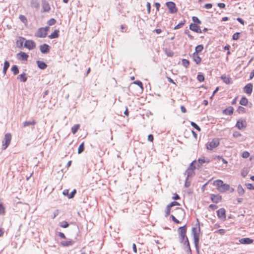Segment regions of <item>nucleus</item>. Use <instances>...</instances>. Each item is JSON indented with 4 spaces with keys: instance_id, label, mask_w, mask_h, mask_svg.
<instances>
[{
    "instance_id": "c03bdc74",
    "label": "nucleus",
    "mask_w": 254,
    "mask_h": 254,
    "mask_svg": "<svg viewBox=\"0 0 254 254\" xmlns=\"http://www.w3.org/2000/svg\"><path fill=\"white\" fill-rule=\"evenodd\" d=\"M133 84L137 85L138 86H139L141 89H143V85L142 82L140 81L136 80L134 82H133Z\"/></svg>"
},
{
    "instance_id": "c85d7f7f",
    "label": "nucleus",
    "mask_w": 254,
    "mask_h": 254,
    "mask_svg": "<svg viewBox=\"0 0 254 254\" xmlns=\"http://www.w3.org/2000/svg\"><path fill=\"white\" fill-rule=\"evenodd\" d=\"M36 122L34 121H25L23 123V126L26 127L30 125H34Z\"/></svg>"
},
{
    "instance_id": "4d7b16f0",
    "label": "nucleus",
    "mask_w": 254,
    "mask_h": 254,
    "mask_svg": "<svg viewBox=\"0 0 254 254\" xmlns=\"http://www.w3.org/2000/svg\"><path fill=\"white\" fill-rule=\"evenodd\" d=\"M217 232L219 234L222 235V234H224L226 232V230L224 229H221L218 230L217 231Z\"/></svg>"
},
{
    "instance_id": "9d476101",
    "label": "nucleus",
    "mask_w": 254,
    "mask_h": 254,
    "mask_svg": "<svg viewBox=\"0 0 254 254\" xmlns=\"http://www.w3.org/2000/svg\"><path fill=\"white\" fill-rule=\"evenodd\" d=\"M42 7L43 10L44 12H48L50 11L51 9L49 3L46 0H42Z\"/></svg>"
},
{
    "instance_id": "9b49d317",
    "label": "nucleus",
    "mask_w": 254,
    "mask_h": 254,
    "mask_svg": "<svg viewBox=\"0 0 254 254\" xmlns=\"http://www.w3.org/2000/svg\"><path fill=\"white\" fill-rule=\"evenodd\" d=\"M253 86L252 83L247 84L244 88V92L247 94L251 95L253 91Z\"/></svg>"
},
{
    "instance_id": "0eeeda50",
    "label": "nucleus",
    "mask_w": 254,
    "mask_h": 254,
    "mask_svg": "<svg viewBox=\"0 0 254 254\" xmlns=\"http://www.w3.org/2000/svg\"><path fill=\"white\" fill-rule=\"evenodd\" d=\"M24 46L28 50H31L36 47V44L33 40H26L24 42Z\"/></svg>"
},
{
    "instance_id": "58836bf2",
    "label": "nucleus",
    "mask_w": 254,
    "mask_h": 254,
    "mask_svg": "<svg viewBox=\"0 0 254 254\" xmlns=\"http://www.w3.org/2000/svg\"><path fill=\"white\" fill-rule=\"evenodd\" d=\"M171 207L167 205L165 210V216H168L170 213Z\"/></svg>"
},
{
    "instance_id": "49530a36",
    "label": "nucleus",
    "mask_w": 254,
    "mask_h": 254,
    "mask_svg": "<svg viewBox=\"0 0 254 254\" xmlns=\"http://www.w3.org/2000/svg\"><path fill=\"white\" fill-rule=\"evenodd\" d=\"M192 19L194 23H197L198 24H200L201 23L200 20L196 16H193L192 17Z\"/></svg>"
},
{
    "instance_id": "e433bc0d",
    "label": "nucleus",
    "mask_w": 254,
    "mask_h": 254,
    "mask_svg": "<svg viewBox=\"0 0 254 254\" xmlns=\"http://www.w3.org/2000/svg\"><path fill=\"white\" fill-rule=\"evenodd\" d=\"M68 225V223L66 221H63L60 223V226L64 228H67Z\"/></svg>"
},
{
    "instance_id": "c9c22d12",
    "label": "nucleus",
    "mask_w": 254,
    "mask_h": 254,
    "mask_svg": "<svg viewBox=\"0 0 254 254\" xmlns=\"http://www.w3.org/2000/svg\"><path fill=\"white\" fill-rule=\"evenodd\" d=\"M241 156L244 158H247L250 156V153L247 151H244Z\"/></svg>"
},
{
    "instance_id": "f704fd0d",
    "label": "nucleus",
    "mask_w": 254,
    "mask_h": 254,
    "mask_svg": "<svg viewBox=\"0 0 254 254\" xmlns=\"http://www.w3.org/2000/svg\"><path fill=\"white\" fill-rule=\"evenodd\" d=\"M62 244L64 246H71L72 244V242L71 241H64L62 242Z\"/></svg>"
},
{
    "instance_id": "bf43d9fd",
    "label": "nucleus",
    "mask_w": 254,
    "mask_h": 254,
    "mask_svg": "<svg viewBox=\"0 0 254 254\" xmlns=\"http://www.w3.org/2000/svg\"><path fill=\"white\" fill-rule=\"evenodd\" d=\"M233 135L235 137H238L241 135L240 133H239V132H237V131L234 132Z\"/></svg>"
},
{
    "instance_id": "b1692460",
    "label": "nucleus",
    "mask_w": 254,
    "mask_h": 254,
    "mask_svg": "<svg viewBox=\"0 0 254 254\" xmlns=\"http://www.w3.org/2000/svg\"><path fill=\"white\" fill-rule=\"evenodd\" d=\"M221 79L223 80L224 82H225L226 84H229L231 82V78L225 75H222L221 76Z\"/></svg>"
},
{
    "instance_id": "c756f323",
    "label": "nucleus",
    "mask_w": 254,
    "mask_h": 254,
    "mask_svg": "<svg viewBox=\"0 0 254 254\" xmlns=\"http://www.w3.org/2000/svg\"><path fill=\"white\" fill-rule=\"evenodd\" d=\"M11 71L13 72L14 74H17L19 72L18 67L16 65H13L11 67Z\"/></svg>"
},
{
    "instance_id": "6e6552de",
    "label": "nucleus",
    "mask_w": 254,
    "mask_h": 254,
    "mask_svg": "<svg viewBox=\"0 0 254 254\" xmlns=\"http://www.w3.org/2000/svg\"><path fill=\"white\" fill-rule=\"evenodd\" d=\"M236 127L239 129H242L247 127V122L244 120H239L237 121Z\"/></svg>"
},
{
    "instance_id": "09e8293b",
    "label": "nucleus",
    "mask_w": 254,
    "mask_h": 254,
    "mask_svg": "<svg viewBox=\"0 0 254 254\" xmlns=\"http://www.w3.org/2000/svg\"><path fill=\"white\" fill-rule=\"evenodd\" d=\"M76 193V190H73L72 192L69 194L68 195V198H72L74 195H75Z\"/></svg>"
},
{
    "instance_id": "a18cd8bd",
    "label": "nucleus",
    "mask_w": 254,
    "mask_h": 254,
    "mask_svg": "<svg viewBox=\"0 0 254 254\" xmlns=\"http://www.w3.org/2000/svg\"><path fill=\"white\" fill-rule=\"evenodd\" d=\"M5 213V208L2 204L0 203V215H3Z\"/></svg>"
},
{
    "instance_id": "aec40b11",
    "label": "nucleus",
    "mask_w": 254,
    "mask_h": 254,
    "mask_svg": "<svg viewBox=\"0 0 254 254\" xmlns=\"http://www.w3.org/2000/svg\"><path fill=\"white\" fill-rule=\"evenodd\" d=\"M17 79H18V80H20L21 81H22V82L26 81L27 78L26 77V74L25 73H23L17 76Z\"/></svg>"
},
{
    "instance_id": "4be33fe9",
    "label": "nucleus",
    "mask_w": 254,
    "mask_h": 254,
    "mask_svg": "<svg viewBox=\"0 0 254 254\" xmlns=\"http://www.w3.org/2000/svg\"><path fill=\"white\" fill-rule=\"evenodd\" d=\"M9 62L6 61H5L4 63L3 68V70H2V72L4 75H5L6 74V71H7V69L9 68Z\"/></svg>"
},
{
    "instance_id": "f3484780",
    "label": "nucleus",
    "mask_w": 254,
    "mask_h": 254,
    "mask_svg": "<svg viewBox=\"0 0 254 254\" xmlns=\"http://www.w3.org/2000/svg\"><path fill=\"white\" fill-rule=\"evenodd\" d=\"M239 242L241 244H249L252 243L253 242V240L249 238H243V239H240L239 240Z\"/></svg>"
},
{
    "instance_id": "37998d69",
    "label": "nucleus",
    "mask_w": 254,
    "mask_h": 254,
    "mask_svg": "<svg viewBox=\"0 0 254 254\" xmlns=\"http://www.w3.org/2000/svg\"><path fill=\"white\" fill-rule=\"evenodd\" d=\"M56 23V20L54 18H51L48 20L47 23L49 25H53Z\"/></svg>"
},
{
    "instance_id": "338daca9",
    "label": "nucleus",
    "mask_w": 254,
    "mask_h": 254,
    "mask_svg": "<svg viewBox=\"0 0 254 254\" xmlns=\"http://www.w3.org/2000/svg\"><path fill=\"white\" fill-rule=\"evenodd\" d=\"M181 111L185 113L187 112V110H186V109L185 108V107L183 106H181Z\"/></svg>"
},
{
    "instance_id": "f8f14e48",
    "label": "nucleus",
    "mask_w": 254,
    "mask_h": 254,
    "mask_svg": "<svg viewBox=\"0 0 254 254\" xmlns=\"http://www.w3.org/2000/svg\"><path fill=\"white\" fill-rule=\"evenodd\" d=\"M17 58L22 61H27L28 55L24 52H20L17 54Z\"/></svg>"
},
{
    "instance_id": "dca6fc26",
    "label": "nucleus",
    "mask_w": 254,
    "mask_h": 254,
    "mask_svg": "<svg viewBox=\"0 0 254 254\" xmlns=\"http://www.w3.org/2000/svg\"><path fill=\"white\" fill-rule=\"evenodd\" d=\"M192 59L196 64H199L201 61V59L199 57L197 53H194L192 55Z\"/></svg>"
},
{
    "instance_id": "20e7f679",
    "label": "nucleus",
    "mask_w": 254,
    "mask_h": 254,
    "mask_svg": "<svg viewBox=\"0 0 254 254\" xmlns=\"http://www.w3.org/2000/svg\"><path fill=\"white\" fill-rule=\"evenodd\" d=\"M11 139V135L9 133L5 134L3 140L2 141V148L5 149L9 145Z\"/></svg>"
},
{
    "instance_id": "680f3d73",
    "label": "nucleus",
    "mask_w": 254,
    "mask_h": 254,
    "mask_svg": "<svg viewBox=\"0 0 254 254\" xmlns=\"http://www.w3.org/2000/svg\"><path fill=\"white\" fill-rule=\"evenodd\" d=\"M217 5L221 8H223L225 7V4L224 3H218Z\"/></svg>"
},
{
    "instance_id": "79ce46f5",
    "label": "nucleus",
    "mask_w": 254,
    "mask_h": 254,
    "mask_svg": "<svg viewBox=\"0 0 254 254\" xmlns=\"http://www.w3.org/2000/svg\"><path fill=\"white\" fill-rule=\"evenodd\" d=\"M190 125L192 127H193L194 128H195L197 130L200 131V130H201L200 128L195 123L191 122L190 123Z\"/></svg>"
},
{
    "instance_id": "a211bd4d",
    "label": "nucleus",
    "mask_w": 254,
    "mask_h": 254,
    "mask_svg": "<svg viewBox=\"0 0 254 254\" xmlns=\"http://www.w3.org/2000/svg\"><path fill=\"white\" fill-rule=\"evenodd\" d=\"M36 63L37 64L38 67L41 69H44L47 66V64L45 63L40 61H37Z\"/></svg>"
},
{
    "instance_id": "603ef678",
    "label": "nucleus",
    "mask_w": 254,
    "mask_h": 254,
    "mask_svg": "<svg viewBox=\"0 0 254 254\" xmlns=\"http://www.w3.org/2000/svg\"><path fill=\"white\" fill-rule=\"evenodd\" d=\"M166 53L168 56L172 57L173 56V52L172 51H166Z\"/></svg>"
},
{
    "instance_id": "473e14b6",
    "label": "nucleus",
    "mask_w": 254,
    "mask_h": 254,
    "mask_svg": "<svg viewBox=\"0 0 254 254\" xmlns=\"http://www.w3.org/2000/svg\"><path fill=\"white\" fill-rule=\"evenodd\" d=\"M197 80L200 81V82H202V81H203L204 80V77L203 76V75L201 73H199L198 75H197Z\"/></svg>"
},
{
    "instance_id": "052dcab7",
    "label": "nucleus",
    "mask_w": 254,
    "mask_h": 254,
    "mask_svg": "<svg viewBox=\"0 0 254 254\" xmlns=\"http://www.w3.org/2000/svg\"><path fill=\"white\" fill-rule=\"evenodd\" d=\"M153 139H154V138H153V135L149 134L148 136V141L152 142V141H153Z\"/></svg>"
},
{
    "instance_id": "5701e85b",
    "label": "nucleus",
    "mask_w": 254,
    "mask_h": 254,
    "mask_svg": "<svg viewBox=\"0 0 254 254\" xmlns=\"http://www.w3.org/2000/svg\"><path fill=\"white\" fill-rule=\"evenodd\" d=\"M237 191L241 196L243 195L245 193V190L241 185H238L237 187Z\"/></svg>"
},
{
    "instance_id": "7c9ffc66",
    "label": "nucleus",
    "mask_w": 254,
    "mask_h": 254,
    "mask_svg": "<svg viewBox=\"0 0 254 254\" xmlns=\"http://www.w3.org/2000/svg\"><path fill=\"white\" fill-rule=\"evenodd\" d=\"M203 49V46L202 45H199L196 47L195 53L198 54V53L201 52Z\"/></svg>"
},
{
    "instance_id": "6ab92c4d",
    "label": "nucleus",
    "mask_w": 254,
    "mask_h": 254,
    "mask_svg": "<svg viewBox=\"0 0 254 254\" xmlns=\"http://www.w3.org/2000/svg\"><path fill=\"white\" fill-rule=\"evenodd\" d=\"M233 111L234 108L232 107H229L223 111V113L228 115H230L233 114Z\"/></svg>"
},
{
    "instance_id": "ddd939ff",
    "label": "nucleus",
    "mask_w": 254,
    "mask_h": 254,
    "mask_svg": "<svg viewBox=\"0 0 254 254\" xmlns=\"http://www.w3.org/2000/svg\"><path fill=\"white\" fill-rule=\"evenodd\" d=\"M190 28L191 30L196 32L198 33H202L200 27L195 23L191 24L190 26Z\"/></svg>"
},
{
    "instance_id": "cd10ccee",
    "label": "nucleus",
    "mask_w": 254,
    "mask_h": 254,
    "mask_svg": "<svg viewBox=\"0 0 254 254\" xmlns=\"http://www.w3.org/2000/svg\"><path fill=\"white\" fill-rule=\"evenodd\" d=\"M179 232L180 235L186 234V227L184 226L180 227L179 228Z\"/></svg>"
},
{
    "instance_id": "2eb2a0df",
    "label": "nucleus",
    "mask_w": 254,
    "mask_h": 254,
    "mask_svg": "<svg viewBox=\"0 0 254 254\" xmlns=\"http://www.w3.org/2000/svg\"><path fill=\"white\" fill-rule=\"evenodd\" d=\"M211 199L213 202L218 203L221 200L222 197L219 195L211 194Z\"/></svg>"
},
{
    "instance_id": "423d86ee",
    "label": "nucleus",
    "mask_w": 254,
    "mask_h": 254,
    "mask_svg": "<svg viewBox=\"0 0 254 254\" xmlns=\"http://www.w3.org/2000/svg\"><path fill=\"white\" fill-rule=\"evenodd\" d=\"M166 5L171 13H175L177 12L178 9L176 7L175 3L174 2L168 1L166 3Z\"/></svg>"
},
{
    "instance_id": "bb28decb",
    "label": "nucleus",
    "mask_w": 254,
    "mask_h": 254,
    "mask_svg": "<svg viewBox=\"0 0 254 254\" xmlns=\"http://www.w3.org/2000/svg\"><path fill=\"white\" fill-rule=\"evenodd\" d=\"M80 125L79 124H76L74 126H73L71 127V131L73 134H75L78 130V129L79 128Z\"/></svg>"
},
{
    "instance_id": "2f4dec72",
    "label": "nucleus",
    "mask_w": 254,
    "mask_h": 254,
    "mask_svg": "<svg viewBox=\"0 0 254 254\" xmlns=\"http://www.w3.org/2000/svg\"><path fill=\"white\" fill-rule=\"evenodd\" d=\"M84 142H82L81 143L79 147H78V154H80L81 153H82L83 150H84Z\"/></svg>"
},
{
    "instance_id": "864d4df0",
    "label": "nucleus",
    "mask_w": 254,
    "mask_h": 254,
    "mask_svg": "<svg viewBox=\"0 0 254 254\" xmlns=\"http://www.w3.org/2000/svg\"><path fill=\"white\" fill-rule=\"evenodd\" d=\"M171 217L174 222H175L176 223H180V221L178 220H177L174 215H171Z\"/></svg>"
},
{
    "instance_id": "39448f33",
    "label": "nucleus",
    "mask_w": 254,
    "mask_h": 254,
    "mask_svg": "<svg viewBox=\"0 0 254 254\" xmlns=\"http://www.w3.org/2000/svg\"><path fill=\"white\" fill-rule=\"evenodd\" d=\"M220 141L218 138H214L207 145V149L211 150L213 148L217 147Z\"/></svg>"
},
{
    "instance_id": "4468645a",
    "label": "nucleus",
    "mask_w": 254,
    "mask_h": 254,
    "mask_svg": "<svg viewBox=\"0 0 254 254\" xmlns=\"http://www.w3.org/2000/svg\"><path fill=\"white\" fill-rule=\"evenodd\" d=\"M40 50L43 54H46L49 52V46L46 44H44L40 46Z\"/></svg>"
},
{
    "instance_id": "de8ad7c7",
    "label": "nucleus",
    "mask_w": 254,
    "mask_h": 254,
    "mask_svg": "<svg viewBox=\"0 0 254 254\" xmlns=\"http://www.w3.org/2000/svg\"><path fill=\"white\" fill-rule=\"evenodd\" d=\"M246 186L249 190H254V187L251 184H250V183L247 184H246Z\"/></svg>"
},
{
    "instance_id": "e2e57ef3",
    "label": "nucleus",
    "mask_w": 254,
    "mask_h": 254,
    "mask_svg": "<svg viewBox=\"0 0 254 254\" xmlns=\"http://www.w3.org/2000/svg\"><path fill=\"white\" fill-rule=\"evenodd\" d=\"M63 193L64 195H66L68 197L69 194H68V190H65L63 191Z\"/></svg>"
},
{
    "instance_id": "3c124183",
    "label": "nucleus",
    "mask_w": 254,
    "mask_h": 254,
    "mask_svg": "<svg viewBox=\"0 0 254 254\" xmlns=\"http://www.w3.org/2000/svg\"><path fill=\"white\" fill-rule=\"evenodd\" d=\"M177 212L183 216L185 215V212L181 208H178L177 209Z\"/></svg>"
},
{
    "instance_id": "ea45409f",
    "label": "nucleus",
    "mask_w": 254,
    "mask_h": 254,
    "mask_svg": "<svg viewBox=\"0 0 254 254\" xmlns=\"http://www.w3.org/2000/svg\"><path fill=\"white\" fill-rule=\"evenodd\" d=\"M19 19L23 23L27 22V19L26 17L23 15H20L19 16Z\"/></svg>"
},
{
    "instance_id": "774afa93",
    "label": "nucleus",
    "mask_w": 254,
    "mask_h": 254,
    "mask_svg": "<svg viewBox=\"0 0 254 254\" xmlns=\"http://www.w3.org/2000/svg\"><path fill=\"white\" fill-rule=\"evenodd\" d=\"M254 76V70H253L250 73V79H252Z\"/></svg>"
},
{
    "instance_id": "f03ea898",
    "label": "nucleus",
    "mask_w": 254,
    "mask_h": 254,
    "mask_svg": "<svg viewBox=\"0 0 254 254\" xmlns=\"http://www.w3.org/2000/svg\"><path fill=\"white\" fill-rule=\"evenodd\" d=\"M49 30V27L47 26L45 28H40L35 33V36L37 37L44 38L47 34V31Z\"/></svg>"
},
{
    "instance_id": "69168bd1",
    "label": "nucleus",
    "mask_w": 254,
    "mask_h": 254,
    "mask_svg": "<svg viewBox=\"0 0 254 254\" xmlns=\"http://www.w3.org/2000/svg\"><path fill=\"white\" fill-rule=\"evenodd\" d=\"M209 207L211 208L213 210H215L217 208V206L216 205L214 204H210L209 205Z\"/></svg>"
},
{
    "instance_id": "8fccbe9b",
    "label": "nucleus",
    "mask_w": 254,
    "mask_h": 254,
    "mask_svg": "<svg viewBox=\"0 0 254 254\" xmlns=\"http://www.w3.org/2000/svg\"><path fill=\"white\" fill-rule=\"evenodd\" d=\"M169 205V206L172 207L175 205H180V204L177 201H173V202H172Z\"/></svg>"
},
{
    "instance_id": "393cba45",
    "label": "nucleus",
    "mask_w": 254,
    "mask_h": 254,
    "mask_svg": "<svg viewBox=\"0 0 254 254\" xmlns=\"http://www.w3.org/2000/svg\"><path fill=\"white\" fill-rule=\"evenodd\" d=\"M248 99L245 97H243L241 99L240 101V104L243 106H246L248 104Z\"/></svg>"
},
{
    "instance_id": "13d9d810",
    "label": "nucleus",
    "mask_w": 254,
    "mask_h": 254,
    "mask_svg": "<svg viewBox=\"0 0 254 254\" xmlns=\"http://www.w3.org/2000/svg\"><path fill=\"white\" fill-rule=\"evenodd\" d=\"M212 5L211 3H206L204 5V7L206 9H210L212 7Z\"/></svg>"
},
{
    "instance_id": "1a4fd4ad",
    "label": "nucleus",
    "mask_w": 254,
    "mask_h": 254,
    "mask_svg": "<svg viewBox=\"0 0 254 254\" xmlns=\"http://www.w3.org/2000/svg\"><path fill=\"white\" fill-rule=\"evenodd\" d=\"M226 211L225 209L220 208L217 211V214L218 217L222 220L226 219Z\"/></svg>"
},
{
    "instance_id": "0e129e2a",
    "label": "nucleus",
    "mask_w": 254,
    "mask_h": 254,
    "mask_svg": "<svg viewBox=\"0 0 254 254\" xmlns=\"http://www.w3.org/2000/svg\"><path fill=\"white\" fill-rule=\"evenodd\" d=\"M155 6L156 8V10H159V9L160 8V4L159 2H155Z\"/></svg>"
},
{
    "instance_id": "a19ab883",
    "label": "nucleus",
    "mask_w": 254,
    "mask_h": 254,
    "mask_svg": "<svg viewBox=\"0 0 254 254\" xmlns=\"http://www.w3.org/2000/svg\"><path fill=\"white\" fill-rule=\"evenodd\" d=\"M239 35H240V33L236 32L233 34V35L232 36V39L234 40H237L239 38V37H240Z\"/></svg>"
},
{
    "instance_id": "6e6d98bb",
    "label": "nucleus",
    "mask_w": 254,
    "mask_h": 254,
    "mask_svg": "<svg viewBox=\"0 0 254 254\" xmlns=\"http://www.w3.org/2000/svg\"><path fill=\"white\" fill-rule=\"evenodd\" d=\"M198 161L199 162V163L200 164H202L205 163V160L204 158L202 157V158H199L198 160Z\"/></svg>"
},
{
    "instance_id": "412c9836",
    "label": "nucleus",
    "mask_w": 254,
    "mask_h": 254,
    "mask_svg": "<svg viewBox=\"0 0 254 254\" xmlns=\"http://www.w3.org/2000/svg\"><path fill=\"white\" fill-rule=\"evenodd\" d=\"M59 31L58 30H55L54 32L49 36V38L50 39L58 38L59 37Z\"/></svg>"
},
{
    "instance_id": "f257e3e1",
    "label": "nucleus",
    "mask_w": 254,
    "mask_h": 254,
    "mask_svg": "<svg viewBox=\"0 0 254 254\" xmlns=\"http://www.w3.org/2000/svg\"><path fill=\"white\" fill-rule=\"evenodd\" d=\"M213 185L216 186L217 190L220 192H224L230 189V186L224 184L221 180H217L213 182Z\"/></svg>"
},
{
    "instance_id": "a878e982",
    "label": "nucleus",
    "mask_w": 254,
    "mask_h": 254,
    "mask_svg": "<svg viewBox=\"0 0 254 254\" xmlns=\"http://www.w3.org/2000/svg\"><path fill=\"white\" fill-rule=\"evenodd\" d=\"M25 39L23 37H19L18 40L17 41V45L19 47H22L23 46V43L25 41Z\"/></svg>"
},
{
    "instance_id": "5fc2aeb1",
    "label": "nucleus",
    "mask_w": 254,
    "mask_h": 254,
    "mask_svg": "<svg viewBox=\"0 0 254 254\" xmlns=\"http://www.w3.org/2000/svg\"><path fill=\"white\" fill-rule=\"evenodd\" d=\"M146 6H147V12H148V13H150V9H151V5H150V3L149 2H147Z\"/></svg>"
},
{
    "instance_id": "72a5a7b5",
    "label": "nucleus",
    "mask_w": 254,
    "mask_h": 254,
    "mask_svg": "<svg viewBox=\"0 0 254 254\" xmlns=\"http://www.w3.org/2000/svg\"><path fill=\"white\" fill-rule=\"evenodd\" d=\"M185 21H182L181 22H180L178 24H177L176 26L174 27V29H178L182 27L185 24Z\"/></svg>"
},
{
    "instance_id": "4c0bfd02",
    "label": "nucleus",
    "mask_w": 254,
    "mask_h": 254,
    "mask_svg": "<svg viewBox=\"0 0 254 254\" xmlns=\"http://www.w3.org/2000/svg\"><path fill=\"white\" fill-rule=\"evenodd\" d=\"M182 64L185 67H187L189 65V61L186 59H183L182 60Z\"/></svg>"
},
{
    "instance_id": "7ed1b4c3",
    "label": "nucleus",
    "mask_w": 254,
    "mask_h": 254,
    "mask_svg": "<svg viewBox=\"0 0 254 254\" xmlns=\"http://www.w3.org/2000/svg\"><path fill=\"white\" fill-rule=\"evenodd\" d=\"M196 163L195 161H193L190 164V167L188 168L185 172V175H187V180H188L189 177H191L193 174V170L196 168L194 164Z\"/></svg>"
}]
</instances>
